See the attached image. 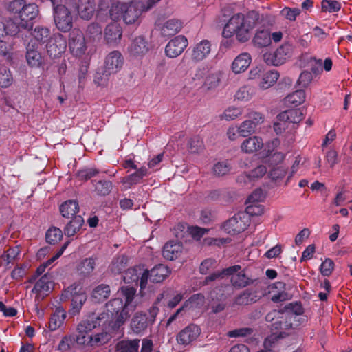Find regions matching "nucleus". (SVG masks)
<instances>
[{"mask_svg": "<svg viewBox=\"0 0 352 352\" xmlns=\"http://www.w3.org/2000/svg\"><path fill=\"white\" fill-rule=\"evenodd\" d=\"M124 298L125 302L121 298H115L106 304L107 324L113 330L118 329L129 318L131 312L133 311L135 305L132 304L136 289L133 287H122L119 291Z\"/></svg>", "mask_w": 352, "mask_h": 352, "instance_id": "obj_1", "label": "nucleus"}, {"mask_svg": "<svg viewBox=\"0 0 352 352\" xmlns=\"http://www.w3.org/2000/svg\"><path fill=\"white\" fill-rule=\"evenodd\" d=\"M258 19V14L255 11L249 12L246 14H234L224 25L222 36L225 38H231L235 36L238 42L245 43L251 38L252 30L256 26Z\"/></svg>", "mask_w": 352, "mask_h": 352, "instance_id": "obj_2", "label": "nucleus"}, {"mask_svg": "<svg viewBox=\"0 0 352 352\" xmlns=\"http://www.w3.org/2000/svg\"><path fill=\"white\" fill-rule=\"evenodd\" d=\"M225 276L230 278V281L235 287H245L250 283V279L245 275L244 271L241 270V267L239 265L229 267L221 272H217L206 276L204 283L207 284L210 281L223 278Z\"/></svg>", "mask_w": 352, "mask_h": 352, "instance_id": "obj_3", "label": "nucleus"}, {"mask_svg": "<svg viewBox=\"0 0 352 352\" xmlns=\"http://www.w3.org/2000/svg\"><path fill=\"white\" fill-rule=\"evenodd\" d=\"M123 65L124 58L120 52L116 50L110 52L104 60V76L100 80L96 76L95 82L100 85H104L108 80V76L118 72Z\"/></svg>", "mask_w": 352, "mask_h": 352, "instance_id": "obj_4", "label": "nucleus"}, {"mask_svg": "<svg viewBox=\"0 0 352 352\" xmlns=\"http://www.w3.org/2000/svg\"><path fill=\"white\" fill-rule=\"evenodd\" d=\"M71 298V312L75 315L80 312L83 304L87 300V295L79 285H72L65 289L60 296L61 300Z\"/></svg>", "mask_w": 352, "mask_h": 352, "instance_id": "obj_5", "label": "nucleus"}, {"mask_svg": "<svg viewBox=\"0 0 352 352\" xmlns=\"http://www.w3.org/2000/svg\"><path fill=\"white\" fill-rule=\"evenodd\" d=\"M293 53V46L285 43L274 52H266L263 54V60L267 65L278 66L283 64L289 58Z\"/></svg>", "mask_w": 352, "mask_h": 352, "instance_id": "obj_6", "label": "nucleus"}, {"mask_svg": "<svg viewBox=\"0 0 352 352\" xmlns=\"http://www.w3.org/2000/svg\"><path fill=\"white\" fill-rule=\"evenodd\" d=\"M54 20L58 30L67 32L73 26V18L71 12L64 5H57L53 9Z\"/></svg>", "mask_w": 352, "mask_h": 352, "instance_id": "obj_7", "label": "nucleus"}, {"mask_svg": "<svg viewBox=\"0 0 352 352\" xmlns=\"http://www.w3.org/2000/svg\"><path fill=\"white\" fill-rule=\"evenodd\" d=\"M249 217L245 213H239L226 221L223 229L228 234L234 235L244 231L249 226Z\"/></svg>", "mask_w": 352, "mask_h": 352, "instance_id": "obj_8", "label": "nucleus"}, {"mask_svg": "<svg viewBox=\"0 0 352 352\" xmlns=\"http://www.w3.org/2000/svg\"><path fill=\"white\" fill-rule=\"evenodd\" d=\"M68 45L73 55L75 56H82L87 50V45L82 31L79 29L72 30L69 33Z\"/></svg>", "mask_w": 352, "mask_h": 352, "instance_id": "obj_9", "label": "nucleus"}, {"mask_svg": "<svg viewBox=\"0 0 352 352\" xmlns=\"http://www.w3.org/2000/svg\"><path fill=\"white\" fill-rule=\"evenodd\" d=\"M148 278V271L146 270H144L140 267L128 269L123 276V280L126 283L138 285L139 282L141 289L146 287Z\"/></svg>", "mask_w": 352, "mask_h": 352, "instance_id": "obj_10", "label": "nucleus"}, {"mask_svg": "<svg viewBox=\"0 0 352 352\" xmlns=\"http://www.w3.org/2000/svg\"><path fill=\"white\" fill-rule=\"evenodd\" d=\"M38 14V8L35 3L25 4L19 19L23 29L30 30L33 27V20Z\"/></svg>", "mask_w": 352, "mask_h": 352, "instance_id": "obj_11", "label": "nucleus"}, {"mask_svg": "<svg viewBox=\"0 0 352 352\" xmlns=\"http://www.w3.org/2000/svg\"><path fill=\"white\" fill-rule=\"evenodd\" d=\"M66 47V40L60 34H55L50 38L46 45L47 54L53 58H57L64 53Z\"/></svg>", "mask_w": 352, "mask_h": 352, "instance_id": "obj_12", "label": "nucleus"}, {"mask_svg": "<svg viewBox=\"0 0 352 352\" xmlns=\"http://www.w3.org/2000/svg\"><path fill=\"white\" fill-rule=\"evenodd\" d=\"M188 40L184 36H177L171 39L165 47L166 55L169 58L179 56L188 46Z\"/></svg>", "mask_w": 352, "mask_h": 352, "instance_id": "obj_13", "label": "nucleus"}, {"mask_svg": "<svg viewBox=\"0 0 352 352\" xmlns=\"http://www.w3.org/2000/svg\"><path fill=\"white\" fill-rule=\"evenodd\" d=\"M107 314H100L99 315L91 314L86 318L82 320L78 326L80 329H83L89 334H91L93 329L100 326L107 324Z\"/></svg>", "mask_w": 352, "mask_h": 352, "instance_id": "obj_14", "label": "nucleus"}, {"mask_svg": "<svg viewBox=\"0 0 352 352\" xmlns=\"http://www.w3.org/2000/svg\"><path fill=\"white\" fill-rule=\"evenodd\" d=\"M125 12L123 14V20L126 24L134 23L140 16L144 9V3L141 1L126 3Z\"/></svg>", "mask_w": 352, "mask_h": 352, "instance_id": "obj_15", "label": "nucleus"}, {"mask_svg": "<svg viewBox=\"0 0 352 352\" xmlns=\"http://www.w3.org/2000/svg\"><path fill=\"white\" fill-rule=\"evenodd\" d=\"M201 333L200 328L194 324H190L182 330L177 336L178 343L187 345L195 340Z\"/></svg>", "mask_w": 352, "mask_h": 352, "instance_id": "obj_16", "label": "nucleus"}, {"mask_svg": "<svg viewBox=\"0 0 352 352\" xmlns=\"http://www.w3.org/2000/svg\"><path fill=\"white\" fill-rule=\"evenodd\" d=\"M211 52V43L208 40H202L192 48L191 58L199 62L208 57Z\"/></svg>", "mask_w": 352, "mask_h": 352, "instance_id": "obj_17", "label": "nucleus"}, {"mask_svg": "<svg viewBox=\"0 0 352 352\" xmlns=\"http://www.w3.org/2000/svg\"><path fill=\"white\" fill-rule=\"evenodd\" d=\"M40 45L31 41L27 47L26 59L32 67H39L42 63V56L40 52Z\"/></svg>", "mask_w": 352, "mask_h": 352, "instance_id": "obj_18", "label": "nucleus"}, {"mask_svg": "<svg viewBox=\"0 0 352 352\" xmlns=\"http://www.w3.org/2000/svg\"><path fill=\"white\" fill-rule=\"evenodd\" d=\"M182 243L178 241H170L167 242L162 250L163 256L168 260L177 258L183 252Z\"/></svg>", "mask_w": 352, "mask_h": 352, "instance_id": "obj_19", "label": "nucleus"}, {"mask_svg": "<svg viewBox=\"0 0 352 352\" xmlns=\"http://www.w3.org/2000/svg\"><path fill=\"white\" fill-rule=\"evenodd\" d=\"M267 172L266 166L261 164L254 168L249 174L243 173L238 176L237 182L245 184L263 177Z\"/></svg>", "mask_w": 352, "mask_h": 352, "instance_id": "obj_20", "label": "nucleus"}, {"mask_svg": "<svg viewBox=\"0 0 352 352\" xmlns=\"http://www.w3.org/2000/svg\"><path fill=\"white\" fill-rule=\"evenodd\" d=\"M304 118L302 110L300 109H289L281 112L277 116V120L286 122L287 124H296Z\"/></svg>", "mask_w": 352, "mask_h": 352, "instance_id": "obj_21", "label": "nucleus"}, {"mask_svg": "<svg viewBox=\"0 0 352 352\" xmlns=\"http://www.w3.org/2000/svg\"><path fill=\"white\" fill-rule=\"evenodd\" d=\"M252 61L249 53L243 52L238 55L232 63V69L235 74L245 72L250 66Z\"/></svg>", "mask_w": 352, "mask_h": 352, "instance_id": "obj_22", "label": "nucleus"}, {"mask_svg": "<svg viewBox=\"0 0 352 352\" xmlns=\"http://www.w3.org/2000/svg\"><path fill=\"white\" fill-rule=\"evenodd\" d=\"M122 36V30L118 24L111 23L104 30V39L107 43L114 45L118 43Z\"/></svg>", "mask_w": 352, "mask_h": 352, "instance_id": "obj_23", "label": "nucleus"}, {"mask_svg": "<svg viewBox=\"0 0 352 352\" xmlns=\"http://www.w3.org/2000/svg\"><path fill=\"white\" fill-rule=\"evenodd\" d=\"M252 44L258 48L268 47L271 45V33L267 29L256 30L252 38Z\"/></svg>", "mask_w": 352, "mask_h": 352, "instance_id": "obj_24", "label": "nucleus"}, {"mask_svg": "<svg viewBox=\"0 0 352 352\" xmlns=\"http://www.w3.org/2000/svg\"><path fill=\"white\" fill-rule=\"evenodd\" d=\"M182 28V23L176 19H171L166 21L160 28V32L163 36H170L178 33Z\"/></svg>", "mask_w": 352, "mask_h": 352, "instance_id": "obj_25", "label": "nucleus"}, {"mask_svg": "<svg viewBox=\"0 0 352 352\" xmlns=\"http://www.w3.org/2000/svg\"><path fill=\"white\" fill-rule=\"evenodd\" d=\"M148 318L146 314L136 313L131 322V329L136 334L143 333L148 327Z\"/></svg>", "mask_w": 352, "mask_h": 352, "instance_id": "obj_26", "label": "nucleus"}, {"mask_svg": "<svg viewBox=\"0 0 352 352\" xmlns=\"http://www.w3.org/2000/svg\"><path fill=\"white\" fill-rule=\"evenodd\" d=\"M148 174V170L146 167H141L138 169L135 173L124 177L122 182L126 188H130L132 186L135 185L141 182L144 177Z\"/></svg>", "mask_w": 352, "mask_h": 352, "instance_id": "obj_27", "label": "nucleus"}, {"mask_svg": "<svg viewBox=\"0 0 352 352\" xmlns=\"http://www.w3.org/2000/svg\"><path fill=\"white\" fill-rule=\"evenodd\" d=\"M131 56L134 57L141 56L147 51L148 47L144 38L142 36L136 37L128 48Z\"/></svg>", "mask_w": 352, "mask_h": 352, "instance_id": "obj_28", "label": "nucleus"}, {"mask_svg": "<svg viewBox=\"0 0 352 352\" xmlns=\"http://www.w3.org/2000/svg\"><path fill=\"white\" fill-rule=\"evenodd\" d=\"M170 273L169 268L162 264L154 267L148 272V278L153 283L162 282Z\"/></svg>", "mask_w": 352, "mask_h": 352, "instance_id": "obj_29", "label": "nucleus"}, {"mask_svg": "<svg viewBox=\"0 0 352 352\" xmlns=\"http://www.w3.org/2000/svg\"><path fill=\"white\" fill-rule=\"evenodd\" d=\"M263 146V140L257 136L245 139L241 144V148L243 152L252 153L261 149Z\"/></svg>", "mask_w": 352, "mask_h": 352, "instance_id": "obj_30", "label": "nucleus"}, {"mask_svg": "<svg viewBox=\"0 0 352 352\" xmlns=\"http://www.w3.org/2000/svg\"><path fill=\"white\" fill-rule=\"evenodd\" d=\"M76 8L82 19H89L92 16L94 11V1L78 0Z\"/></svg>", "mask_w": 352, "mask_h": 352, "instance_id": "obj_31", "label": "nucleus"}, {"mask_svg": "<svg viewBox=\"0 0 352 352\" xmlns=\"http://www.w3.org/2000/svg\"><path fill=\"white\" fill-rule=\"evenodd\" d=\"M84 224V219L80 215L75 216L65 227L64 233L68 236L77 234Z\"/></svg>", "mask_w": 352, "mask_h": 352, "instance_id": "obj_32", "label": "nucleus"}, {"mask_svg": "<svg viewBox=\"0 0 352 352\" xmlns=\"http://www.w3.org/2000/svg\"><path fill=\"white\" fill-rule=\"evenodd\" d=\"M79 206L76 201L67 200L60 206V212L65 218H74L78 212Z\"/></svg>", "mask_w": 352, "mask_h": 352, "instance_id": "obj_33", "label": "nucleus"}, {"mask_svg": "<svg viewBox=\"0 0 352 352\" xmlns=\"http://www.w3.org/2000/svg\"><path fill=\"white\" fill-rule=\"evenodd\" d=\"M111 294V289L109 285L100 284L96 286L91 292L92 299L100 302L107 299Z\"/></svg>", "mask_w": 352, "mask_h": 352, "instance_id": "obj_34", "label": "nucleus"}, {"mask_svg": "<svg viewBox=\"0 0 352 352\" xmlns=\"http://www.w3.org/2000/svg\"><path fill=\"white\" fill-rule=\"evenodd\" d=\"M20 254V249L18 246L8 248L0 256V265H8L17 258Z\"/></svg>", "mask_w": 352, "mask_h": 352, "instance_id": "obj_35", "label": "nucleus"}, {"mask_svg": "<svg viewBox=\"0 0 352 352\" xmlns=\"http://www.w3.org/2000/svg\"><path fill=\"white\" fill-rule=\"evenodd\" d=\"M140 340H122L116 344V352H138Z\"/></svg>", "mask_w": 352, "mask_h": 352, "instance_id": "obj_36", "label": "nucleus"}, {"mask_svg": "<svg viewBox=\"0 0 352 352\" xmlns=\"http://www.w3.org/2000/svg\"><path fill=\"white\" fill-rule=\"evenodd\" d=\"M258 297L256 292L245 290L238 295L234 301V305H246L256 302Z\"/></svg>", "mask_w": 352, "mask_h": 352, "instance_id": "obj_37", "label": "nucleus"}, {"mask_svg": "<svg viewBox=\"0 0 352 352\" xmlns=\"http://www.w3.org/2000/svg\"><path fill=\"white\" fill-rule=\"evenodd\" d=\"M279 77L277 71L270 70L265 72L260 81L259 86L263 89H267L274 85Z\"/></svg>", "mask_w": 352, "mask_h": 352, "instance_id": "obj_38", "label": "nucleus"}, {"mask_svg": "<svg viewBox=\"0 0 352 352\" xmlns=\"http://www.w3.org/2000/svg\"><path fill=\"white\" fill-rule=\"evenodd\" d=\"M52 287V283L50 277L45 274L34 285L32 292L41 294L50 291Z\"/></svg>", "mask_w": 352, "mask_h": 352, "instance_id": "obj_39", "label": "nucleus"}, {"mask_svg": "<svg viewBox=\"0 0 352 352\" xmlns=\"http://www.w3.org/2000/svg\"><path fill=\"white\" fill-rule=\"evenodd\" d=\"M92 184L94 186L95 192L100 196L109 195L113 187L111 182L107 180H93Z\"/></svg>", "mask_w": 352, "mask_h": 352, "instance_id": "obj_40", "label": "nucleus"}, {"mask_svg": "<svg viewBox=\"0 0 352 352\" xmlns=\"http://www.w3.org/2000/svg\"><path fill=\"white\" fill-rule=\"evenodd\" d=\"M66 314L64 311L57 309L50 317L49 321V329L51 331H55L58 329L65 319Z\"/></svg>", "mask_w": 352, "mask_h": 352, "instance_id": "obj_41", "label": "nucleus"}, {"mask_svg": "<svg viewBox=\"0 0 352 352\" xmlns=\"http://www.w3.org/2000/svg\"><path fill=\"white\" fill-rule=\"evenodd\" d=\"M305 100V93L303 90H297L289 94L285 99V103L298 106Z\"/></svg>", "mask_w": 352, "mask_h": 352, "instance_id": "obj_42", "label": "nucleus"}, {"mask_svg": "<svg viewBox=\"0 0 352 352\" xmlns=\"http://www.w3.org/2000/svg\"><path fill=\"white\" fill-rule=\"evenodd\" d=\"M63 237V232L60 229L58 228H50L45 234L46 241L50 244H56Z\"/></svg>", "mask_w": 352, "mask_h": 352, "instance_id": "obj_43", "label": "nucleus"}, {"mask_svg": "<svg viewBox=\"0 0 352 352\" xmlns=\"http://www.w3.org/2000/svg\"><path fill=\"white\" fill-rule=\"evenodd\" d=\"M127 258L124 256H120L115 258L111 265L110 270L114 274L121 273L126 267Z\"/></svg>", "mask_w": 352, "mask_h": 352, "instance_id": "obj_44", "label": "nucleus"}, {"mask_svg": "<svg viewBox=\"0 0 352 352\" xmlns=\"http://www.w3.org/2000/svg\"><path fill=\"white\" fill-rule=\"evenodd\" d=\"M126 3L120 2L112 4L109 12L110 16L113 21L118 20L122 17L123 18V14L126 10Z\"/></svg>", "mask_w": 352, "mask_h": 352, "instance_id": "obj_45", "label": "nucleus"}, {"mask_svg": "<svg viewBox=\"0 0 352 352\" xmlns=\"http://www.w3.org/2000/svg\"><path fill=\"white\" fill-rule=\"evenodd\" d=\"M255 124L250 120H246L239 126V134L242 137H248L254 133L256 129Z\"/></svg>", "mask_w": 352, "mask_h": 352, "instance_id": "obj_46", "label": "nucleus"}, {"mask_svg": "<svg viewBox=\"0 0 352 352\" xmlns=\"http://www.w3.org/2000/svg\"><path fill=\"white\" fill-rule=\"evenodd\" d=\"M221 75L219 73L210 74L205 79L204 87L208 90L214 89L219 85Z\"/></svg>", "mask_w": 352, "mask_h": 352, "instance_id": "obj_47", "label": "nucleus"}, {"mask_svg": "<svg viewBox=\"0 0 352 352\" xmlns=\"http://www.w3.org/2000/svg\"><path fill=\"white\" fill-rule=\"evenodd\" d=\"M231 170V165L229 161L219 162L215 164L212 170L217 176H223L228 173Z\"/></svg>", "mask_w": 352, "mask_h": 352, "instance_id": "obj_48", "label": "nucleus"}, {"mask_svg": "<svg viewBox=\"0 0 352 352\" xmlns=\"http://www.w3.org/2000/svg\"><path fill=\"white\" fill-rule=\"evenodd\" d=\"M92 334H89L83 329H80V327L77 325L76 331V341L80 345H88L89 342L91 340Z\"/></svg>", "mask_w": 352, "mask_h": 352, "instance_id": "obj_49", "label": "nucleus"}, {"mask_svg": "<svg viewBox=\"0 0 352 352\" xmlns=\"http://www.w3.org/2000/svg\"><path fill=\"white\" fill-rule=\"evenodd\" d=\"M321 9L322 12H336L341 9V3L335 0H323Z\"/></svg>", "mask_w": 352, "mask_h": 352, "instance_id": "obj_50", "label": "nucleus"}, {"mask_svg": "<svg viewBox=\"0 0 352 352\" xmlns=\"http://www.w3.org/2000/svg\"><path fill=\"white\" fill-rule=\"evenodd\" d=\"M96 265L95 260L88 258L82 261L80 267V273L84 276H89L94 270Z\"/></svg>", "mask_w": 352, "mask_h": 352, "instance_id": "obj_51", "label": "nucleus"}, {"mask_svg": "<svg viewBox=\"0 0 352 352\" xmlns=\"http://www.w3.org/2000/svg\"><path fill=\"white\" fill-rule=\"evenodd\" d=\"M243 109L239 107H230L226 109L221 116L223 119L232 120L241 116Z\"/></svg>", "mask_w": 352, "mask_h": 352, "instance_id": "obj_52", "label": "nucleus"}, {"mask_svg": "<svg viewBox=\"0 0 352 352\" xmlns=\"http://www.w3.org/2000/svg\"><path fill=\"white\" fill-rule=\"evenodd\" d=\"M254 329L250 327H243L229 331L227 333L230 338H243L252 335Z\"/></svg>", "mask_w": 352, "mask_h": 352, "instance_id": "obj_53", "label": "nucleus"}, {"mask_svg": "<svg viewBox=\"0 0 352 352\" xmlns=\"http://www.w3.org/2000/svg\"><path fill=\"white\" fill-rule=\"evenodd\" d=\"M33 36L38 42H45L50 36V30L43 27H37L34 29Z\"/></svg>", "mask_w": 352, "mask_h": 352, "instance_id": "obj_54", "label": "nucleus"}, {"mask_svg": "<svg viewBox=\"0 0 352 352\" xmlns=\"http://www.w3.org/2000/svg\"><path fill=\"white\" fill-rule=\"evenodd\" d=\"M109 339V336L107 333L102 332L94 336L92 335L91 340L89 342L87 346H100L107 343Z\"/></svg>", "mask_w": 352, "mask_h": 352, "instance_id": "obj_55", "label": "nucleus"}, {"mask_svg": "<svg viewBox=\"0 0 352 352\" xmlns=\"http://www.w3.org/2000/svg\"><path fill=\"white\" fill-rule=\"evenodd\" d=\"M12 81V75L6 67L0 68V86L2 87H8Z\"/></svg>", "mask_w": 352, "mask_h": 352, "instance_id": "obj_56", "label": "nucleus"}, {"mask_svg": "<svg viewBox=\"0 0 352 352\" xmlns=\"http://www.w3.org/2000/svg\"><path fill=\"white\" fill-rule=\"evenodd\" d=\"M287 173V168L283 166L274 167L269 172V176L272 180H278L283 178Z\"/></svg>", "mask_w": 352, "mask_h": 352, "instance_id": "obj_57", "label": "nucleus"}, {"mask_svg": "<svg viewBox=\"0 0 352 352\" xmlns=\"http://www.w3.org/2000/svg\"><path fill=\"white\" fill-rule=\"evenodd\" d=\"M204 146L203 141L199 136L192 138L188 142V149L191 153L199 152Z\"/></svg>", "mask_w": 352, "mask_h": 352, "instance_id": "obj_58", "label": "nucleus"}, {"mask_svg": "<svg viewBox=\"0 0 352 352\" xmlns=\"http://www.w3.org/2000/svg\"><path fill=\"white\" fill-rule=\"evenodd\" d=\"M334 267V263L331 258H326L321 264L320 270L324 276H329Z\"/></svg>", "mask_w": 352, "mask_h": 352, "instance_id": "obj_59", "label": "nucleus"}, {"mask_svg": "<svg viewBox=\"0 0 352 352\" xmlns=\"http://www.w3.org/2000/svg\"><path fill=\"white\" fill-rule=\"evenodd\" d=\"M99 173L100 170L94 168H85L79 170L77 175L80 180H88Z\"/></svg>", "mask_w": 352, "mask_h": 352, "instance_id": "obj_60", "label": "nucleus"}, {"mask_svg": "<svg viewBox=\"0 0 352 352\" xmlns=\"http://www.w3.org/2000/svg\"><path fill=\"white\" fill-rule=\"evenodd\" d=\"M300 13V9L297 8H291L288 7H285L280 12L281 15L289 21H294Z\"/></svg>", "mask_w": 352, "mask_h": 352, "instance_id": "obj_61", "label": "nucleus"}, {"mask_svg": "<svg viewBox=\"0 0 352 352\" xmlns=\"http://www.w3.org/2000/svg\"><path fill=\"white\" fill-rule=\"evenodd\" d=\"M235 99L239 101H248L251 98V94L250 93V88L243 86L239 89L235 94Z\"/></svg>", "mask_w": 352, "mask_h": 352, "instance_id": "obj_62", "label": "nucleus"}, {"mask_svg": "<svg viewBox=\"0 0 352 352\" xmlns=\"http://www.w3.org/2000/svg\"><path fill=\"white\" fill-rule=\"evenodd\" d=\"M20 20L17 22H14L12 20H9L5 24L6 27V34L15 35L18 33L20 28H22L20 25Z\"/></svg>", "mask_w": 352, "mask_h": 352, "instance_id": "obj_63", "label": "nucleus"}, {"mask_svg": "<svg viewBox=\"0 0 352 352\" xmlns=\"http://www.w3.org/2000/svg\"><path fill=\"white\" fill-rule=\"evenodd\" d=\"M25 1L24 0H14L10 3L8 6V10L12 13L18 14L20 15Z\"/></svg>", "mask_w": 352, "mask_h": 352, "instance_id": "obj_64", "label": "nucleus"}]
</instances>
